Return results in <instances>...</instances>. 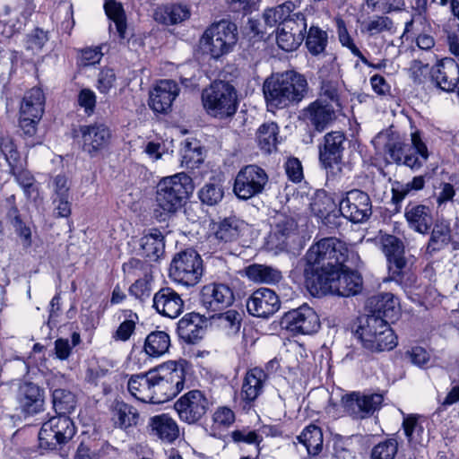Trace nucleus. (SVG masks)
Returning <instances> with one entry per match:
<instances>
[{"instance_id": "1", "label": "nucleus", "mask_w": 459, "mask_h": 459, "mask_svg": "<svg viewBox=\"0 0 459 459\" xmlns=\"http://www.w3.org/2000/svg\"><path fill=\"white\" fill-rule=\"evenodd\" d=\"M359 257L347 244L333 237L323 238L307 250L299 264L306 287L313 296L328 293L351 297L362 290V277L357 266Z\"/></svg>"}, {"instance_id": "2", "label": "nucleus", "mask_w": 459, "mask_h": 459, "mask_svg": "<svg viewBox=\"0 0 459 459\" xmlns=\"http://www.w3.org/2000/svg\"><path fill=\"white\" fill-rule=\"evenodd\" d=\"M307 91L306 78L294 71L273 74L265 79L263 92L268 108H285L299 103Z\"/></svg>"}, {"instance_id": "3", "label": "nucleus", "mask_w": 459, "mask_h": 459, "mask_svg": "<svg viewBox=\"0 0 459 459\" xmlns=\"http://www.w3.org/2000/svg\"><path fill=\"white\" fill-rule=\"evenodd\" d=\"M193 190L192 178L185 172L162 178L157 185L155 217L165 221L182 208Z\"/></svg>"}, {"instance_id": "4", "label": "nucleus", "mask_w": 459, "mask_h": 459, "mask_svg": "<svg viewBox=\"0 0 459 459\" xmlns=\"http://www.w3.org/2000/svg\"><path fill=\"white\" fill-rule=\"evenodd\" d=\"M186 360H169L152 369L153 403L169 401L185 385Z\"/></svg>"}, {"instance_id": "5", "label": "nucleus", "mask_w": 459, "mask_h": 459, "mask_svg": "<svg viewBox=\"0 0 459 459\" xmlns=\"http://www.w3.org/2000/svg\"><path fill=\"white\" fill-rule=\"evenodd\" d=\"M355 334L363 348L372 352L391 351L397 345V337L388 323L377 316H367Z\"/></svg>"}, {"instance_id": "6", "label": "nucleus", "mask_w": 459, "mask_h": 459, "mask_svg": "<svg viewBox=\"0 0 459 459\" xmlns=\"http://www.w3.org/2000/svg\"><path fill=\"white\" fill-rule=\"evenodd\" d=\"M202 101L207 113L220 119L234 116L238 109L237 91L225 81H215L205 88Z\"/></svg>"}, {"instance_id": "7", "label": "nucleus", "mask_w": 459, "mask_h": 459, "mask_svg": "<svg viewBox=\"0 0 459 459\" xmlns=\"http://www.w3.org/2000/svg\"><path fill=\"white\" fill-rule=\"evenodd\" d=\"M380 245L388 262V280L395 281L403 288L411 286L415 282V276L404 256L403 241L394 235L385 234L380 238Z\"/></svg>"}, {"instance_id": "8", "label": "nucleus", "mask_w": 459, "mask_h": 459, "mask_svg": "<svg viewBox=\"0 0 459 459\" xmlns=\"http://www.w3.org/2000/svg\"><path fill=\"white\" fill-rule=\"evenodd\" d=\"M201 44L214 59L230 53L238 41V27L234 22L221 20L210 25L201 38Z\"/></svg>"}, {"instance_id": "9", "label": "nucleus", "mask_w": 459, "mask_h": 459, "mask_svg": "<svg viewBox=\"0 0 459 459\" xmlns=\"http://www.w3.org/2000/svg\"><path fill=\"white\" fill-rule=\"evenodd\" d=\"M76 427L68 415H56L44 422L39 432V447L42 451L61 449L75 435Z\"/></svg>"}, {"instance_id": "10", "label": "nucleus", "mask_w": 459, "mask_h": 459, "mask_svg": "<svg viewBox=\"0 0 459 459\" xmlns=\"http://www.w3.org/2000/svg\"><path fill=\"white\" fill-rule=\"evenodd\" d=\"M203 273V260L194 249H186L177 254L169 268V276L175 281L186 286L197 284Z\"/></svg>"}, {"instance_id": "11", "label": "nucleus", "mask_w": 459, "mask_h": 459, "mask_svg": "<svg viewBox=\"0 0 459 459\" xmlns=\"http://www.w3.org/2000/svg\"><path fill=\"white\" fill-rule=\"evenodd\" d=\"M268 181V175L264 169L256 165H247L236 175L233 192L238 199L248 200L262 194Z\"/></svg>"}, {"instance_id": "12", "label": "nucleus", "mask_w": 459, "mask_h": 459, "mask_svg": "<svg viewBox=\"0 0 459 459\" xmlns=\"http://www.w3.org/2000/svg\"><path fill=\"white\" fill-rule=\"evenodd\" d=\"M341 214L352 223H364L372 215V202L369 195L359 189L344 194L339 202Z\"/></svg>"}, {"instance_id": "13", "label": "nucleus", "mask_w": 459, "mask_h": 459, "mask_svg": "<svg viewBox=\"0 0 459 459\" xmlns=\"http://www.w3.org/2000/svg\"><path fill=\"white\" fill-rule=\"evenodd\" d=\"M79 133L82 151L91 158L100 156L111 143V130L104 123L80 126Z\"/></svg>"}, {"instance_id": "14", "label": "nucleus", "mask_w": 459, "mask_h": 459, "mask_svg": "<svg viewBox=\"0 0 459 459\" xmlns=\"http://www.w3.org/2000/svg\"><path fill=\"white\" fill-rule=\"evenodd\" d=\"M320 325L318 315L307 304L288 311L281 319V328L293 334H312L319 330Z\"/></svg>"}, {"instance_id": "15", "label": "nucleus", "mask_w": 459, "mask_h": 459, "mask_svg": "<svg viewBox=\"0 0 459 459\" xmlns=\"http://www.w3.org/2000/svg\"><path fill=\"white\" fill-rule=\"evenodd\" d=\"M210 403L200 390H191L182 395L174 404L179 419L187 423L198 422L207 412Z\"/></svg>"}, {"instance_id": "16", "label": "nucleus", "mask_w": 459, "mask_h": 459, "mask_svg": "<svg viewBox=\"0 0 459 459\" xmlns=\"http://www.w3.org/2000/svg\"><path fill=\"white\" fill-rule=\"evenodd\" d=\"M246 307L250 315L267 318L280 309L281 301L274 290L259 288L247 299Z\"/></svg>"}, {"instance_id": "17", "label": "nucleus", "mask_w": 459, "mask_h": 459, "mask_svg": "<svg viewBox=\"0 0 459 459\" xmlns=\"http://www.w3.org/2000/svg\"><path fill=\"white\" fill-rule=\"evenodd\" d=\"M16 400L21 411L26 416H34L44 411V389L32 382L24 381L19 385Z\"/></svg>"}, {"instance_id": "18", "label": "nucleus", "mask_w": 459, "mask_h": 459, "mask_svg": "<svg viewBox=\"0 0 459 459\" xmlns=\"http://www.w3.org/2000/svg\"><path fill=\"white\" fill-rule=\"evenodd\" d=\"M202 305L210 311H221L231 306L234 302L232 289L220 282L204 285L200 294Z\"/></svg>"}, {"instance_id": "19", "label": "nucleus", "mask_w": 459, "mask_h": 459, "mask_svg": "<svg viewBox=\"0 0 459 459\" xmlns=\"http://www.w3.org/2000/svg\"><path fill=\"white\" fill-rule=\"evenodd\" d=\"M384 401L380 394H364L352 393L342 397L345 411L355 419H364L378 410Z\"/></svg>"}, {"instance_id": "20", "label": "nucleus", "mask_w": 459, "mask_h": 459, "mask_svg": "<svg viewBox=\"0 0 459 459\" xmlns=\"http://www.w3.org/2000/svg\"><path fill=\"white\" fill-rule=\"evenodd\" d=\"M346 137L342 132H331L325 135V143L319 151V160L326 169H333L342 162Z\"/></svg>"}, {"instance_id": "21", "label": "nucleus", "mask_w": 459, "mask_h": 459, "mask_svg": "<svg viewBox=\"0 0 459 459\" xmlns=\"http://www.w3.org/2000/svg\"><path fill=\"white\" fill-rule=\"evenodd\" d=\"M179 93L178 85L171 80H161L150 91L149 106L156 113L166 114Z\"/></svg>"}, {"instance_id": "22", "label": "nucleus", "mask_w": 459, "mask_h": 459, "mask_svg": "<svg viewBox=\"0 0 459 459\" xmlns=\"http://www.w3.org/2000/svg\"><path fill=\"white\" fill-rule=\"evenodd\" d=\"M298 238V225L292 218H278L273 228L268 245L278 251L287 250Z\"/></svg>"}, {"instance_id": "23", "label": "nucleus", "mask_w": 459, "mask_h": 459, "mask_svg": "<svg viewBox=\"0 0 459 459\" xmlns=\"http://www.w3.org/2000/svg\"><path fill=\"white\" fill-rule=\"evenodd\" d=\"M430 74L436 86L453 91L459 82V65L453 58H443L431 68Z\"/></svg>"}, {"instance_id": "24", "label": "nucleus", "mask_w": 459, "mask_h": 459, "mask_svg": "<svg viewBox=\"0 0 459 459\" xmlns=\"http://www.w3.org/2000/svg\"><path fill=\"white\" fill-rule=\"evenodd\" d=\"M367 308L370 316H377L388 321L394 322L400 315V303L398 299L390 292L379 293L368 299Z\"/></svg>"}, {"instance_id": "25", "label": "nucleus", "mask_w": 459, "mask_h": 459, "mask_svg": "<svg viewBox=\"0 0 459 459\" xmlns=\"http://www.w3.org/2000/svg\"><path fill=\"white\" fill-rule=\"evenodd\" d=\"M153 307L161 316L169 318L178 317L184 309L181 296L173 289L161 288L153 296Z\"/></svg>"}, {"instance_id": "26", "label": "nucleus", "mask_w": 459, "mask_h": 459, "mask_svg": "<svg viewBox=\"0 0 459 459\" xmlns=\"http://www.w3.org/2000/svg\"><path fill=\"white\" fill-rule=\"evenodd\" d=\"M404 218L411 230L422 235L429 234L433 225L431 209L424 204H408L404 209Z\"/></svg>"}, {"instance_id": "27", "label": "nucleus", "mask_w": 459, "mask_h": 459, "mask_svg": "<svg viewBox=\"0 0 459 459\" xmlns=\"http://www.w3.org/2000/svg\"><path fill=\"white\" fill-rule=\"evenodd\" d=\"M207 318L198 313H188L178 323V333L187 343H196L204 334Z\"/></svg>"}, {"instance_id": "28", "label": "nucleus", "mask_w": 459, "mask_h": 459, "mask_svg": "<svg viewBox=\"0 0 459 459\" xmlns=\"http://www.w3.org/2000/svg\"><path fill=\"white\" fill-rule=\"evenodd\" d=\"M303 117L307 125L322 132L334 120L335 113L332 105L317 100L303 110Z\"/></svg>"}, {"instance_id": "29", "label": "nucleus", "mask_w": 459, "mask_h": 459, "mask_svg": "<svg viewBox=\"0 0 459 459\" xmlns=\"http://www.w3.org/2000/svg\"><path fill=\"white\" fill-rule=\"evenodd\" d=\"M1 212L4 214L5 220L13 225L17 234L23 238L25 245L30 244V230L22 220L20 211L15 203V195H11L1 204Z\"/></svg>"}, {"instance_id": "30", "label": "nucleus", "mask_w": 459, "mask_h": 459, "mask_svg": "<svg viewBox=\"0 0 459 459\" xmlns=\"http://www.w3.org/2000/svg\"><path fill=\"white\" fill-rule=\"evenodd\" d=\"M127 389L137 400L153 403L152 369L145 373L132 375L127 382Z\"/></svg>"}, {"instance_id": "31", "label": "nucleus", "mask_w": 459, "mask_h": 459, "mask_svg": "<svg viewBox=\"0 0 459 459\" xmlns=\"http://www.w3.org/2000/svg\"><path fill=\"white\" fill-rule=\"evenodd\" d=\"M142 255L151 261H158L165 253L163 234L157 229H151L139 240Z\"/></svg>"}, {"instance_id": "32", "label": "nucleus", "mask_w": 459, "mask_h": 459, "mask_svg": "<svg viewBox=\"0 0 459 459\" xmlns=\"http://www.w3.org/2000/svg\"><path fill=\"white\" fill-rule=\"evenodd\" d=\"M150 427L152 434L163 442L172 443L179 436L178 423L174 419L165 413L151 418Z\"/></svg>"}, {"instance_id": "33", "label": "nucleus", "mask_w": 459, "mask_h": 459, "mask_svg": "<svg viewBox=\"0 0 459 459\" xmlns=\"http://www.w3.org/2000/svg\"><path fill=\"white\" fill-rule=\"evenodd\" d=\"M265 378L266 375L261 368L248 370L241 388L242 399L248 403L254 402L262 394Z\"/></svg>"}, {"instance_id": "34", "label": "nucleus", "mask_w": 459, "mask_h": 459, "mask_svg": "<svg viewBox=\"0 0 459 459\" xmlns=\"http://www.w3.org/2000/svg\"><path fill=\"white\" fill-rule=\"evenodd\" d=\"M46 98L43 91L33 87L25 92L20 106V114L41 119L45 109Z\"/></svg>"}, {"instance_id": "35", "label": "nucleus", "mask_w": 459, "mask_h": 459, "mask_svg": "<svg viewBox=\"0 0 459 459\" xmlns=\"http://www.w3.org/2000/svg\"><path fill=\"white\" fill-rule=\"evenodd\" d=\"M112 446L104 439L87 437L79 444L74 459H100Z\"/></svg>"}, {"instance_id": "36", "label": "nucleus", "mask_w": 459, "mask_h": 459, "mask_svg": "<svg viewBox=\"0 0 459 459\" xmlns=\"http://www.w3.org/2000/svg\"><path fill=\"white\" fill-rule=\"evenodd\" d=\"M429 232L430 237L426 247V254L432 255L450 243L452 238L450 224L445 220L437 221Z\"/></svg>"}, {"instance_id": "37", "label": "nucleus", "mask_w": 459, "mask_h": 459, "mask_svg": "<svg viewBox=\"0 0 459 459\" xmlns=\"http://www.w3.org/2000/svg\"><path fill=\"white\" fill-rule=\"evenodd\" d=\"M190 16V10L182 4L159 6L153 13L154 20L164 25L180 23Z\"/></svg>"}, {"instance_id": "38", "label": "nucleus", "mask_w": 459, "mask_h": 459, "mask_svg": "<svg viewBox=\"0 0 459 459\" xmlns=\"http://www.w3.org/2000/svg\"><path fill=\"white\" fill-rule=\"evenodd\" d=\"M107 16L114 22L121 44L129 42L126 18L121 4L115 1H107L104 4Z\"/></svg>"}, {"instance_id": "39", "label": "nucleus", "mask_w": 459, "mask_h": 459, "mask_svg": "<svg viewBox=\"0 0 459 459\" xmlns=\"http://www.w3.org/2000/svg\"><path fill=\"white\" fill-rule=\"evenodd\" d=\"M243 226V221L235 216L224 218L218 223L214 237L221 243L234 242L238 239Z\"/></svg>"}, {"instance_id": "40", "label": "nucleus", "mask_w": 459, "mask_h": 459, "mask_svg": "<svg viewBox=\"0 0 459 459\" xmlns=\"http://www.w3.org/2000/svg\"><path fill=\"white\" fill-rule=\"evenodd\" d=\"M305 46L314 56L325 54L328 45V33L318 26L312 25L305 36Z\"/></svg>"}, {"instance_id": "41", "label": "nucleus", "mask_w": 459, "mask_h": 459, "mask_svg": "<svg viewBox=\"0 0 459 459\" xmlns=\"http://www.w3.org/2000/svg\"><path fill=\"white\" fill-rule=\"evenodd\" d=\"M170 337L164 331H153L144 342V351L151 357H160L169 351Z\"/></svg>"}, {"instance_id": "42", "label": "nucleus", "mask_w": 459, "mask_h": 459, "mask_svg": "<svg viewBox=\"0 0 459 459\" xmlns=\"http://www.w3.org/2000/svg\"><path fill=\"white\" fill-rule=\"evenodd\" d=\"M297 439L306 446L310 455H317L323 449L322 429L314 424L306 427Z\"/></svg>"}, {"instance_id": "43", "label": "nucleus", "mask_w": 459, "mask_h": 459, "mask_svg": "<svg viewBox=\"0 0 459 459\" xmlns=\"http://www.w3.org/2000/svg\"><path fill=\"white\" fill-rule=\"evenodd\" d=\"M247 275L253 281L267 284L277 283L282 279L281 273L278 269L258 264L247 266Z\"/></svg>"}, {"instance_id": "44", "label": "nucleus", "mask_w": 459, "mask_h": 459, "mask_svg": "<svg viewBox=\"0 0 459 459\" xmlns=\"http://www.w3.org/2000/svg\"><path fill=\"white\" fill-rule=\"evenodd\" d=\"M76 397L69 390L56 388L52 391L53 408L57 415H68L76 407Z\"/></svg>"}, {"instance_id": "45", "label": "nucleus", "mask_w": 459, "mask_h": 459, "mask_svg": "<svg viewBox=\"0 0 459 459\" xmlns=\"http://www.w3.org/2000/svg\"><path fill=\"white\" fill-rule=\"evenodd\" d=\"M114 420L116 426L126 429L138 423L139 413L134 406L117 402L114 409Z\"/></svg>"}, {"instance_id": "46", "label": "nucleus", "mask_w": 459, "mask_h": 459, "mask_svg": "<svg viewBox=\"0 0 459 459\" xmlns=\"http://www.w3.org/2000/svg\"><path fill=\"white\" fill-rule=\"evenodd\" d=\"M278 126L275 123L262 125L256 134L258 145L265 152H272L278 143Z\"/></svg>"}, {"instance_id": "47", "label": "nucleus", "mask_w": 459, "mask_h": 459, "mask_svg": "<svg viewBox=\"0 0 459 459\" xmlns=\"http://www.w3.org/2000/svg\"><path fill=\"white\" fill-rule=\"evenodd\" d=\"M294 7L295 4L288 1L276 7L266 9L263 15L264 22L270 27H273L277 24L281 27L282 22L293 12Z\"/></svg>"}, {"instance_id": "48", "label": "nucleus", "mask_w": 459, "mask_h": 459, "mask_svg": "<svg viewBox=\"0 0 459 459\" xmlns=\"http://www.w3.org/2000/svg\"><path fill=\"white\" fill-rule=\"evenodd\" d=\"M204 161L203 148L195 142H186L182 150V166L187 169L198 167Z\"/></svg>"}, {"instance_id": "49", "label": "nucleus", "mask_w": 459, "mask_h": 459, "mask_svg": "<svg viewBox=\"0 0 459 459\" xmlns=\"http://www.w3.org/2000/svg\"><path fill=\"white\" fill-rule=\"evenodd\" d=\"M336 29L338 39L342 46L350 49L351 52L355 56L359 57L363 64H368V60L354 44L353 39L349 34L348 30L346 28L345 22L342 19H336Z\"/></svg>"}, {"instance_id": "50", "label": "nucleus", "mask_w": 459, "mask_h": 459, "mask_svg": "<svg viewBox=\"0 0 459 459\" xmlns=\"http://www.w3.org/2000/svg\"><path fill=\"white\" fill-rule=\"evenodd\" d=\"M285 30L288 32H291V34L295 35L299 38L305 39V32L307 31V22L305 15L300 13H290V16H288L285 21L282 22L281 26L280 27Z\"/></svg>"}, {"instance_id": "51", "label": "nucleus", "mask_w": 459, "mask_h": 459, "mask_svg": "<svg viewBox=\"0 0 459 459\" xmlns=\"http://www.w3.org/2000/svg\"><path fill=\"white\" fill-rule=\"evenodd\" d=\"M223 189L221 185L215 183L205 184L198 193L203 204L212 206L220 203L223 198Z\"/></svg>"}, {"instance_id": "52", "label": "nucleus", "mask_w": 459, "mask_h": 459, "mask_svg": "<svg viewBox=\"0 0 459 459\" xmlns=\"http://www.w3.org/2000/svg\"><path fill=\"white\" fill-rule=\"evenodd\" d=\"M398 451V442L389 438L376 445L370 454L371 459H394Z\"/></svg>"}, {"instance_id": "53", "label": "nucleus", "mask_w": 459, "mask_h": 459, "mask_svg": "<svg viewBox=\"0 0 459 459\" xmlns=\"http://www.w3.org/2000/svg\"><path fill=\"white\" fill-rule=\"evenodd\" d=\"M0 152L10 168L17 167L20 153L13 140L9 135H0Z\"/></svg>"}, {"instance_id": "54", "label": "nucleus", "mask_w": 459, "mask_h": 459, "mask_svg": "<svg viewBox=\"0 0 459 459\" xmlns=\"http://www.w3.org/2000/svg\"><path fill=\"white\" fill-rule=\"evenodd\" d=\"M218 319L220 325L227 329L229 334H236L238 333L241 326L242 316L238 311L230 309L224 313H220Z\"/></svg>"}, {"instance_id": "55", "label": "nucleus", "mask_w": 459, "mask_h": 459, "mask_svg": "<svg viewBox=\"0 0 459 459\" xmlns=\"http://www.w3.org/2000/svg\"><path fill=\"white\" fill-rule=\"evenodd\" d=\"M11 172L18 185L22 188L24 195L30 198L31 194L36 190L35 179L32 174L26 170L11 167Z\"/></svg>"}, {"instance_id": "56", "label": "nucleus", "mask_w": 459, "mask_h": 459, "mask_svg": "<svg viewBox=\"0 0 459 459\" xmlns=\"http://www.w3.org/2000/svg\"><path fill=\"white\" fill-rule=\"evenodd\" d=\"M276 40L278 47L286 52L296 50L304 41L303 38L296 37L280 27H278Z\"/></svg>"}, {"instance_id": "57", "label": "nucleus", "mask_w": 459, "mask_h": 459, "mask_svg": "<svg viewBox=\"0 0 459 459\" xmlns=\"http://www.w3.org/2000/svg\"><path fill=\"white\" fill-rule=\"evenodd\" d=\"M138 320V316L132 311H129L128 318H126L124 322H122L117 331L114 333V338L116 340H120L123 342L127 341L135 329V323Z\"/></svg>"}, {"instance_id": "58", "label": "nucleus", "mask_w": 459, "mask_h": 459, "mask_svg": "<svg viewBox=\"0 0 459 459\" xmlns=\"http://www.w3.org/2000/svg\"><path fill=\"white\" fill-rule=\"evenodd\" d=\"M48 40V32L36 28L27 35L26 48L33 52L40 51Z\"/></svg>"}, {"instance_id": "59", "label": "nucleus", "mask_w": 459, "mask_h": 459, "mask_svg": "<svg viewBox=\"0 0 459 459\" xmlns=\"http://www.w3.org/2000/svg\"><path fill=\"white\" fill-rule=\"evenodd\" d=\"M123 271L127 276L148 277L149 265L137 258H131L123 264Z\"/></svg>"}, {"instance_id": "60", "label": "nucleus", "mask_w": 459, "mask_h": 459, "mask_svg": "<svg viewBox=\"0 0 459 459\" xmlns=\"http://www.w3.org/2000/svg\"><path fill=\"white\" fill-rule=\"evenodd\" d=\"M403 427L409 443L420 444L421 438L416 437L423 432V427L419 425L415 417H407L403 420Z\"/></svg>"}, {"instance_id": "61", "label": "nucleus", "mask_w": 459, "mask_h": 459, "mask_svg": "<svg viewBox=\"0 0 459 459\" xmlns=\"http://www.w3.org/2000/svg\"><path fill=\"white\" fill-rule=\"evenodd\" d=\"M129 292L141 301L145 300L151 295V284L149 280L147 278L136 280L129 288Z\"/></svg>"}, {"instance_id": "62", "label": "nucleus", "mask_w": 459, "mask_h": 459, "mask_svg": "<svg viewBox=\"0 0 459 459\" xmlns=\"http://www.w3.org/2000/svg\"><path fill=\"white\" fill-rule=\"evenodd\" d=\"M116 74L113 69L105 67L100 70L98 76V89L101 93H107L114 86Z\"/></svg>"}, {"instance_id": "63", "label": "nucleus", "mask_w": 459, "mask_h": 459, "mask_svg": "<svg viewBox=\"0 0 459 459\" xmlns=\"http://www.w3.org/2000/svg\"><path fill=\"white\" fill-rule=\"evenodd\" d=\"M333 451L334 455L338 458H345L346 456H351L352 452L350 449V446L351 444V437H345L339 434H335L333 436Z\"/></svg>"}, {"instance_id": "64", "label": "nucleus", "mask_w": 459, "mask_h": 459, "mask_svg": "<svg viewBox=\"0 0 459 459\" xmlns=\"http://www.w3.org/2000/svg\"><path fill=\"white\" fill-rule=\"evenodd\" d=\"M285 171L290 180L300 182L303 179V168L301 162L297 158H290L285 162Z\"/></svg>"}]
</instances>
